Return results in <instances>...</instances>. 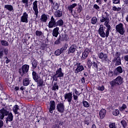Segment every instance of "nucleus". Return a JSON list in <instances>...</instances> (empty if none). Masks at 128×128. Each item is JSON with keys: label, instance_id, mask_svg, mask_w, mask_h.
<instances>
[{"label": "nucleus", "instance_id": "nucleus-1", "mask_svg": "<svg viewBox=\"0 0 128 128\" xmlns=\"http://www.w3.org/2000/svg\"><path fill=\"white\" fill-rule=\"evenodd\" d=\"M122 84H124V78L120 76H118L110 82V84L112 86H120Z\"/></svg>", "mask_w": 128, "mask_h": 128}, {"label": "nucleus", "instance_id": "nucleus-2", "mask_svg": "<svg viewBox=\"0 0 128 128\" xmlns=\"http://www.w3.org/2000/svg\"><path fill=\"white\" fill-rule=\"evenodd\" d=\"M108 30L107 28L106 32H104V27L100 26L98 29V34L100 35V36H101V38H108V36L110 35V29L108 31Z\"/></svg>", "mask_w": 128, "mask_h": 128}, {"label": "nucleus", "instance_id": "nucleus-3", "mask_svg": "<svg viewBox=\"0 0 128 128\" xmlns=\"http://www.w3.org/2000/svg\"><path fill=\"white\" fill-rule=\"evenodd\" d=\"M100 22H104V26L108 28V31L110 30V25L108 24V22H110V18L107 14L106 16L102 15Z\"/></svg>", "mask_w": 128, "mask_h": 128}, {"label": "nucleus", "instance_id": "nucleus-4", "mask_svg": "<svg viewBox=\"0 0 128 128\" xmlns=\"http://www.w3.org/2000/svg\"><path fill=\"white\" fill-rule=\"evenodd\" d=\"M10 110L8 109V108L5 107L0 110V120H4V116H8L10 114Z\"/></svg>", "mask_w": 128, "mask_h": 128}, {"label": "nucleus", "instance_id": "nucleus-5", "mask_svg": "<svg viewBox=\"0 0 128 128\" xmlns=\"http://www.w3.org/2000/svg\"><path fill=\"white\" fill-rule=\"evenodd\" d=\"M28 70H30V66L28 64H24L19 70V72L22 76L24 74H26L28 72Z\"/></svg>", "mask_w": 128, "mask_h": 128}, {"label": "nucleus", "instance_id": "nucleus-6", "mask_svg": "<svg viewBox=\"0 0 128 128\" xmlns=\"http://www.w3.org/2000/svg\"><path fill=\"white\" fill-rule=\"evenodd\" d=\"M65 108L66 106H64V102H60L56 105V110L60 114H64V112Z\"/></svg>", "mask_w": 128, "mask_h": 128}, {"label": "nucleus", "instance_id": "nucleus-7", "mask_svg": "<svg viewBox=\"0 0 128 128\" xmlns=\"http://www.w3.org/2000/svg\"><path fill=\"white\" fill-rule=\"evenodd\" d=\"M116 30L122 36L124 34V24L120 23L116 26Z\"/></svg>", "mask_w": 128, "mask_h": 128}, {"label": "nucleus", "instance_id": "nucleus-8", "mask_svg": "<svg viewBox=\"0 0 128 128\" xmlns=\"http://www.w3.org/2000/svg\"><path fill=\"white\" fill-rule=\"evenodd\" d=\"M98 56L100 60H102V62L106 63L108 62V54H104V52H100L98 54Z\"/></svg>", "mask_w": 128, "mask_h": 128}, {"label": "nucleus", "instance_id": "nucleus-9", "mask_svg": "<svg viewBox=\"0 0 128 128\" xmlns=\"http://www.w3.org/2000/svg\"><path fill=\"white\" fill-rule=\"evenodd\" d=\"M32 9L34 11V14L36 16V18H38V0H35L33 2Z\"/></svg>", "mask_w": 128, "mask_h": 128}, {"label": "nucleus", "instance_id": "nucleus-10", "mask_svg": "<svg viewBox=\"0 0 128 128\" xmlns=\"http://www.w3.org/2000/svg\"><path fill=\"white\" fill-rule=\"evenodd\" d=\"M49 106V112L50 114H52V112H54V110H56V102H54V100L50 101Z\"/></svg>", "mask_w": 128, "mask_h": 128}, {"label": "nucleus", "instance_id": "nucleus-11", "mask_svg": "<svg viewBox=\"0 0 128 128\" xmlns=\"http://www.w3.org/2000/svg\"><path fill=\"white\" fill-rule=\"evenodd\" d=\"M20 20L22 22L28 24V14L26 12L23 13L22 16H21Z\"/></svg>", "mask_w": 128, "mask_h": 128}, {"label": "nucleus", "instance_id": "nucleus-12", "mask_svg": "<svg viewBox=\"0 0 128 128\" xmlns=\"http://www.w3.org/2000/svg\"><path fill=\"white\" fill-rule=\"evenodd\" d=\"M64 99L66 100L68 102H72V93L68 92L65 94L64 95Z\"/></svg>", "mask_w": 128, "mask_h": 128}, {"label": "nucleus", "instance_id": "nucleus-13", "mask_svg": "<svg viewBox=\"0 0 128 128\" xmlns=\"http://www.w3.org/2000/svg\"><path fill=\"white\" fill-rule=\"evenodd\" d=\"M56 26V20L54 18V16H52L50 18V20L48 22V26L49 28H52Z\"/></svg>", "mask_w": 128, "mask_h": 128}, {"label": "nucleus", "instance_id": "nucleus-14", "mask_svg": "<svg viewBox=\"0 0 128 128\" xmlns=\"http://www.w3.org/2000/svg\"><path fill=\"white\" fill-rule=\"evenodd\" d=\"M64 74L62 70V68H60L56 70L54 76H57V78H63Z\"/></svg>", "mask_w": 128, "mask_h": 128}, {"label": "nucleus", "instance_id": "nucleus-15", "mask_svg": "<svg viewBox=\"0 0 128 128\" xmlns=\"http://www.w3.org/2000/svg\"><path fill=\"white\" fill-rule=\"evenodd\" d=\"M90 52V50L88 48L85 49L84 51L82 53V60H84L86 58H88V54Z\"/></svg>", "mask_w": 128, "mask_h": 128}, {"label": "nucleus", "instance_id": "nucleus-16", "mask_svg": "<svg viewBox=\"0 0 128 128\" xmlns=\"http://www.w3.org/2000/svg\"><path fill=\"white\" fill-rule=\"evenodd\" d=\"M77 68L75 70V72L76 74H78L80 72H82L84 70V68L82 65H80V63H78L76 64Z\"/></svg>", "mask_w": 128, "mask_h": 128}, {"label": "nucleus", "instance_id": "nucleus-17", "mask_svg": "<svg viewBox=\"0 0 128 128\" xmlns=\"http://www.w3.org/2000/svg\"><path fill=\"white\" fill-rule=\"evenodd\" d=\"M66 48H68V47H62L60 49H58V50H56L54 52L55 56H60V54H62V52H64V50H66Z\"/></svg>", "mask_w": 128, "mask_h": 128}, {"label": "nucleus", "instance_id": "nucleus-18", "mask_svg": "<svg viewBox=\"0 0 128 128\" xmlns=\"http://www.w3.org/2000/svg\"><path fill=\"white\" fill-rule=\"evenodd\" d=\"M106 114V110L104 109H102L99 112V116L100 120H103V118H104Z\"/></svg>", "mask_w": 128, "mask_h": 128}, {"label": "nucleus", "instance_id": "nucleus-19", "mask_svg": "<svg viewBox=\"0 0 128 128\" xmlns=\"http://www.w3.org/2000/svg\"><path fill=\"white\" fill-rule=\"evenodd\" d=\"M76 44L71 45L68 50V54H74V52H76Z\"/></svg>", "mask_w": 128, "mask_h": 128}, {"label": "nucleus", "instance_id": "nucleus-20", "mask_svg": "<svg viewBox=\"0 0 128 128\" xmlns=\"http://www.w3.org/2000/svg\"><path fill=\"white\" fill-rule=\"evenodd\" d=\"M7 116H8L6 118V123H8V122H12V120H14V115L12 112H10L8 114Z\"/></svg>", "mask_w": 128, "mask_h": 128}, {"label": "nucleus", "instance_id": "nucleus-21", "mask_svg": "<svg viewBox=\"0 0 128 128\" xmlns=\"http://www.w3.org/2000/svg\"><path fill=\"white\" fill-rule=\"evenodd\" d=\"M58 30H60V28L56 27L53 30L52 34L53 36H54L55 38H58Z\"/></svg>", "mask_w": 128, "mask_h": 128}, {"label": "nucleus", "instance_id": "nucleus-22", "mask_svg": "<svg viewBox=\"0 0 128 128\" xmlns=\"http://www.w3.org/2000/svg\"><path fill=\"white\" fill-rule=\"evenodd\" d=\"M113 62H116V66H120V64H122V60L119 56H118L117 58H115L114 59Z\"/></svg>", "mask_w": 128, "mask_h": 128}, {"label": "nucleus", "instance_id": "nucleus-23", "mask_svg": "<svg viewBox=\"0 0 128 128\" xmlns=\"http://www.w3.org/2000/svg\"><path fill=\"white\" fill-rule=\"evenodd\" d=\"M18 110H20V106L18 105H14L12 108V111L15 114H18Z\"/></svg>", "mask_w": 128, "mask_h": 128}, {"label": "nucleus", "instance_id": "nucleus-24", "mask_svg": "<svg viewBox=\"0 0 128 128\" xmlns=\"http://www.w3.org/2000/svg\"><path fill=\"white\" fill-rule=\"evenodd\" d=\"M40 20L42 22H48V15L46 14H42L40 18Z\"/></svg>", "mask_w": 128, "mask_h": 128}, {"label": "nucleus", "instance_id": "nucleus-25", "mask_svg": "<svg viewBox=\"0 0 128 128\" xmlns=\"http://www.w3.org/2000/svg\"><path fill=\"white\" fill-rule=\"evenodd\" d=\"M30 80L28 78H25L23 80V86H28L30 83Z\"/></svg>", "mask_w": 128, "mask_h": 128}, {"label": "nucleus", "instance_id": "nucleus-26", "mask_svg": "<svg viewBox=\"0 0 128 128\" xmlns=\"http://www.w3.org/2000/svg\"><path fill=\"white\" fill-rule=\"evenodd\" d=\"M76 6H78V4L76 3L73 4L70 6H69L68 7V10L69 12H72V9L74 8H76Z\"/></svg>", "mask_w": 128, "mask_h": 128}, {"label": "nucleus", "instance_id": "nucleus-27", "mask_svg": "<svg viewBox=\"0 0 128 128\" xmlns=\"http://www.w3.org/2000/svg\"><path fill=\"white\" fill-rule=\"evenodd\" d=\"M35 82H37L38 86H44V80L42 79H38Z\"/></svg>", "mask_w": 128, "mask_h": 128}, {"label": "nucleus", "instance_id": "nucleus-28", "mask_svg": "<svg viewBox=\"0 0 128 128\" xmlns=\"http://www.w3.org/2000/svg\"><path fill=\"white\" fill-rule=\"evenodd\" d=\"M54 16L56 18H60L62 16V12L60 10H58L54 12Z\"/></svg>", "mask_w": 128, "mask_h": 128}, {"label": "nucleus", "instance_id": "nucleus-29", "mask_svg": "<svg viewBox=\"0 0 128 128\" xmlns=\"http://www.w3.org/2000/svg\"><path fill=\"white\" fill-rule=\"evenodd\" d=\"M4 8H6V10H9V12H12L14 10V7L12 6L10 4L5 5Z\"/></svg>", "mask_w": 128, "mask_h": 128}, {"label": "nucleus", "instance_id": "nucleus-30", "mask_svg": "<svg viewBox=\"0 0 128 128\" xmlns=\"http://www.w3.org/2000/svg\"><path fill=\"white\" fill-rule=\"evenodd\" d=\"M32 78L34 80H38V74H36V72L33 71L32 72Z\"/></svg>", "mask_w": 128, "mask_h": 128}, {"label": "nucleus", "instance_id": "nucleus-31", "mask_svg": "<svg viewBox=\"0 0 128 128\" xmlns=\"http://www.w3.org/2000/svg\"><path fill=\"white\" fill-rule=\"evenodd\" d=\"M128 108V106H126V104H123L122 106L119 108V110L120 112H124V110H126V108Z\"/></svg>", "mask_w": 128, "mask_h": 128}, {"label": "nucleus", "instance_id": "nucleus-32", "mask_svg": "<svg viewBox=\"0 0 128 128\" xmlns=\"http://www.w3.org/2000/svg\"><path fill=\"white\" fill-rule=\"evenodd\" d=\"M86 64L88 68H92V60H90V58H88L87 59Z\"/></svg>", "mask_w": 128, "mask_h": 128}, {"label": "nucleus", "instance_id": "nucleus-33", "mask_svg": "<svg viewBox=\"0 0 128 128\" xmlns=\"http://www.w3.org/2000/svg\"><path fill=\"white\" fill-rule=\"evenodd\" d=\"M36 36H38V38H42L44 34H42V31L36 30Z\"/></svg>", "mask_w": 128, "mask_h": 128}, {"label": "nucleus", "instance_id": "nucleus-34", "mask_svg": "<svg viewBox=\"0 0 128 128\" xmlns=\"http://www.w3.org/2000/svg\"><path fill=\"white\" fill-rule=\"evenodd\" d=\"M0 44L2 46H8V42L4 40H2L0 41Z\"/></svg>", "mask_w": 128, "mask_h": 128}, {"label": "nucleus", "instance_id": "nucleus-35", "mask_svg": "<svg viewBox=\"0 0 128 128\" xmlns=\"http://www.w3.org/2000/svg\"><path fill=\"white\" fill-rule=\"evenodd\" d=\"M97 22L98 18H96V17H93L91 20V24H96Z\"/></svg>", "mask_w": 128, "mask_h": 128}, {"label": "nucleus", "instance_id": "nucleus-36", "mask_svg": "<svg viewBox=\"0 0 128 128\" xmlns=\"http://www.w3.org/2000/svg\"><path fill=\"white\" fill-rule=\"evenodd\" d=\"M112 114L115 116H118L120 114V110L118 109L114 110L112 112Z\"/></svg>", "mask_w": 128, "mask_h": 128}, {"label": "nucleus", "instance_id": "nucleus-37", "mask_svg": "<svg viewBox=\"0 0 128 128\" xmlns=\"http://www.w3.org/2000/svg\"><path fill=\"white\" fill-rule=\"evenodd\" d=\"M112 10H114V12H120V10H122V8L120 7H116V6H114L112 8Z\"/></svg>", "mask_w": 128, "mask_h": 128}, {"label": "nucleus", "instance_id": "nucleus-38", "mask_svg": "<svg viewBox=\"0 0 128 128\" xmlns=\"http://www.w3.org/2000/svg\"><path fill=\"white\" fill-rule=\"evenodd\" d=\"M32 66L33 68H36L38 66V62L36 60H34L32 62Z\"/></svg>", "mask_w": 128, "mask_h": 128}, {"label": "nucleus", "instance_id": "nucleus-39", "mask_svg": "<svg viewBox=\"0 0 128 128\" xmlns=\"http://www.w3.org/2000/svg\"><path fill=\"white\" fill-rule=\"evenodd\" d=\"M56 24H57V26H62L64 24V21L62 20H60L57 22Z\"/></svg>", "mask_w": 128, "mask_h": 128}, {"label": "nucleus", "instance_id": "nucleus-40", "mask_svg": "<svg viewBox=\"0 0 128 128\" xmlns=\"http://www.w3.org/2000/svg\"><path fill=\"white\" fill-rule=\"evenodd\" d=\"M22 2L25 4V8H28V0H22Z\"/></svg>", "mask_w": 128, "mask_h": 128}, {"label": "nucleus", "instance_id": "nucleus-41", "mask_svg": "<svg viewBox=\"0 0 128 128\" xmlns=\"http://www.w3.org/2000/svg\"><path fill=\"white\" fill-rule=\"evenodd\" d=\"M116 70L119 72V74H122V66H119L116 68Z\"/></svg>", "mask_w": 128, "mask_h": 128}, {"label": "nucleus", "instance_id": "nucleus-42", "mask_svg": "<svg viewBox=\"0 0 128 128\" xmlns=\"http://www.w3.org/2000/svg\"><path fill=\"white\" fill-rule=\"evenodd\" d=\"M82 104L84 106L85 108H88V106H90V104H88V102L86 101H83Z\"/></svg>", "mask_w": 128, "mask_h": 128}, {"label": "nucleus", "instance_id": "nucleus-43", "mask_svg": "<svg viewBox=\"0 0 128 128\" xmlns=\"http://www.w3.org/2000/svg\"><path fill=\"white\" fill-rule=\"evenodd\" d=\"M97 90H100L101 92H104V86H98L97 87Z\"/></svg>", "mask_w": 128, "mask_h": 128}, {"label": "nucleus", "instance_id": "nucleus-44", "mask_svg": "<svg viewBox=\"0 0 128 128\" xmlns=\"http://www.w3.org/2000/svg\"><path fill=\"white\" fill-rule=\"evenodd\" d=\"M110 128H117L116 126V123H111L109 125Z\"/></svg>", "mask_w": 128, "mask_h": 128}, {"label": "nucleus", "instance_id": "nucleus-45", "mask_svg": "<svg viewBox=\"0 0 128 128\" xmlns=\"http://www.w3.org/2000/svg\"><path fill=\"white\" fill-rule=\"evenodd\" d=\"M93 8H94L96 10H98V12H100V6H98V4H94Z\"/></svg>", "mask_w": 128, "mask_h": 128}, {"label": "nucleus", "instance_id": "nucleus-46", "mask_svg": "<svg viewBox=\"0 0 128 128\" xmlns=\"http://www.w3.org/2000/svg\"><path fill=\"white\" fill-rule=\"evenodd\" d=\"M121 124L124 126V128H126V120H122L121 121Z\"/></svg>", "mask_w": 128, "mask_h": 128}, {"label": "nucleus", "instance_id": "nucleus-47", "mask_svg": "<svg viewBox=\"0 0 128 128\" xmlns=\"http://www.w3.org/2000/svg\"><path fill=\"white\" fill-rule=\"evenodd\" d=\"M52 90H58V86L56 84H54Z\"/></svg>", "mask_w": 128, "mask_h": 128}, {"label": "nucleus", "instance_id": "nucleus-48", "mask_svg": "<svg viewBox=\"0 0 128 128\" xmlns=\"http://www.w3.org/2000/svg\"><path fill=\"white\" fill-rule=\"evenodd\" d=\"M55 124H56L59 126H60L64 124V122H62V121H56L55 122Z\"/></svg>", "mask_w": 128, "mask_h": 128}, {"label": "nucleus", "instance_id": "nucleus-49", "mask_svg": "<svg viewBox=\"0 0 128 128\" xmlns=\"http://www.w3.org/2000/svg\"><path fill=\"white\" fill-rule=\"evenodd\" d=\"M82 10V5H78V12H81Z\"/></svg>", "mask_w": 128, "mask_h": 128}, {"label": "nucleus", "instance_id": "nucleus-50", "mask_svg": "<svg viewBox=\"0 0 128 128\" xmlns=\"http://www.w3.org/2000/svg\"><path fill=\"white\" fill-rule=\"evenodd\" d=\"M52 128H60V125L55 123L52 126Z\"/></svg>", "mask_w": 128, "mask_h": 128}, {"label": "nucleus", "instance_id": "nucleus-51", "mask_svg": "<svg viewBox=\"0 0 128 128\" xmlns=\"http://www.w3.org/2000/svg\"><path fill=\"white\" fill-rule=\"evenodd\" d=\"M3 52H4L6 56H7L8 53V50L7 48H4L3 49Z\"/></svg>", "mask_w": 128, "mask_h": 128}, {"label": "nucleus", "instance_id": "nucleus-52", "mask_svg": "<svg viewBox=\"0 0 128 128\" xmlns=\"http://www.w3.org/2000/svg\"><path fill=\"white\" fill-rule=\"evenodd\" d=\"M108 76L110 77V78H112L114 76V72H112V71H109L108 72Z\"/></svg>", "mask_w": 128, "mask_h": 128}, {"label": "nucleus", "instance_id": "nucleus-53", "mask_svg": "<svg viewBox=\"0 0 128 128\" xmlns=\"http://www.w3.org/2000/svg\"><path fill=\"white\" fill-rule=\"evenodd\" d=\"M73 98L74 100H78V96L73 94Z\"/></svg>", "mask_w": 128, "mask_h": 128}, {"label": "nucleus", "instance_id": "nucleus-54", "mask_svg": "<svg viewBox=\"0 0 128 128\" xmlns=\"http://www.w3.org/2000/svg\"><path fill=\"white\" fill-rule=\"evenodd\" d=\"M60 39L58 38V39L55 42L54 44H60Z\"/></svg>", "mask_w": 128, "mask_h": 128}, {"label": "nucleus", "instance_id": "nucleus-55", "mask_svg": "<svg viewBox=\"0 0 128 128\" xmlns=\"http://www.w3.org/2000/svg\"><path fill=\"white\" fill-rule=\"evenodd\" d=\"M74 92L76 96H78L80 94V92H78V90H76V89H74Z\"/></svg>", "mask_w": 128, "mask_h": 128}, {"label": "nucleus", "instance_id": "nucleus-56", "mask_svg": "<svg viewBox=\"0 0 128 128\" xmlns=\"http://www.w3.org/2000/svg\"><path fill=\"white\" fill-rule=\"evenodd\" d=\"M104 2H108V0H96V2L99 4H100V2H102V1Z\"/></svg>", "mask_w": 128, "mask_h": 128}, {"label": "nucleus", "instance_id": "nucleus-57", "mask_svg": "<svg viewBox=\"0 0 128 128\" xmlns=\"http://www.w3.org/2000/svg\"><path fill=\"white\" fill-rule=\"evenodd\" d=\"M112 3L115 4H120V0H112Z\"/></svg>", "mask_w": 128, "mask_h": 128}, {"label": "nucleus", "instance_id": "nucleus-58", "mask_svg": "<svg viewBox=\"0 0 128 128\" xmlns=\"http://www.w3.org/2000/svg\"><path fill=\"white\" fill-rule=\"evenodd\" d=\"M93 66L95 68H98V64H96V62H93Z\"/></svg>", "mask_w": 128, "mask_h": 128}, {"label": "nucleus", "instance_id": "nucleus-59", "mask_svg": "<svg viewBox=\"0 0 128 128\" xmlns=\"http://www.w3.org/2000/svg\"><path fill=\"white\" fill-rule=\"evenodd\" d=\"M2 56H4V52L0 51V58H2Z\"/></svg>", "mask_w": 128, "mask_h": 128}, {"label": "nucleus", "instance_id": "nucleus-60", "mask_svg": "<svg viewBox=\"0 0 128 128\" xmlns=\"http://www.w3.org/2000/svg\"><path fill=\"white\" fill-rule=\"evenodd\" d=\"M124 60L126 62H128V55H126L124 56Z\"/></svg>", "mask_w": 128, "mask_h": 128}, {"label": "nucleus", "instance_id": "nucleus-61", "mask_svg": "<svg viewBox=\"0 0 128 128\" xmlns=\"http://www.w3.org/2000/svg\"><path fill=\"white\" fill-rule=\"evenodd\" d=\"M0 119V128H2L4 126V122Z\"/></svg>", "mask_w": 128, "mask_h": 128}, {"label": "nucleus", "instance_id": "nucleus-62", "mask_svg": "<svg viewBox=\"0 0 128 128\" xmlns=\"http://www.w3.org/2000/svg\"><path fill=\"white\" fill-rule=\"evenodd\" d=\"M81 82L82 84H84V82H86V79L84 78V77L82 78Z\"/></svg>", "mask_w": 128, "mask_h": 128}, {"label": "nucleus", "instance_id": "nucleus-63", "mask_svg": "<svg viewBox=\"0 0 128 128\" xmlns=\"http://www.w3.org/2000/svg\"><path fill=\"white\" fill-rule=\"evenodd\" d=\"M58 76H55L54 75V76H53L54 80H56V81H57L58 80Z\"/></svg>", "mask_w": 128, "mask_h": 128}, {"label": "nucleus", "instance_id": "nucleus-64", "mask_svg": "<svg viewBox=\"0 0 128 128\" xmlns=\"http://www.w3.org/2000/svg\"><path fill=\"white\" fill-rule=\"evenodd\" d=\"M90 16L89 15H87L86 16V20H90Z\"/></svg>", "mask_w": 128, "mask_h": 128}]
</instances>
